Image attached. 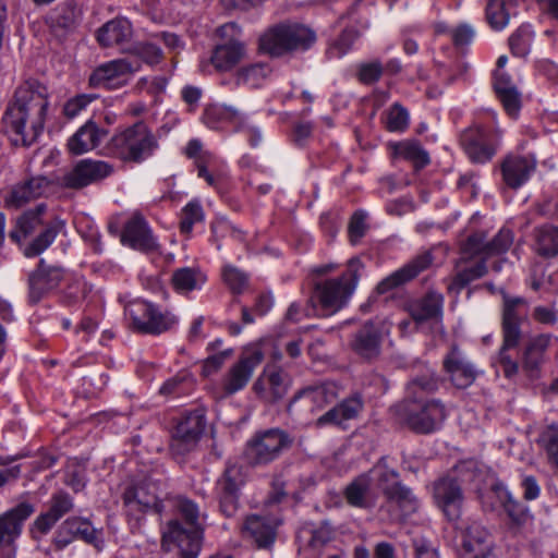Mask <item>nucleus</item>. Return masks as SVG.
Instances as JSON below:
<instances>
[{"label": "nucleus", "instance_id": "obj_1", "mask_svg": "<svg viewBox=\"0 0 558 558\" xmlns=\"http://www.w3.org/2000/svg\"><path fill=\"white\" fill-rule=\"evenodd\" d=\"M49 98L47 87L26 82L14 95L2 118L5 131L14 144L32 145L41 134L47 118Z\"/></svg>", "mask_w": 558, "mask_h": 558}, {"label": "nucleus", "instance_id": "obj_2", "mask_svg": "<svg viewBox=\"0 0 558 558\" xmlns=\"http://www.w3.org/2000/svg\"><path fill=\"white\" fill-rule=\"evenodd\" d=\"M437 389L438 379L429 371L408 383L404 400L396 409L412 430L430 434L442 426L448 416L446 405L439 399H425V395Z\"/></svg>", "mask_w": 558, "mask_h": 558}, {"label": "nucleus", "instance_id": "obj_3", "mask_svg": "<svg viewBox=\"0 0 558 558\" xmlns=\"http://www.w3.org/2000/svg\"><path fill=\"white\" fill-rule=\"evenodd\" d=\"M47 206L38 204L34 209L26 210L16 220L15 228L10 232V238L16 243L38 234L25 245L23 252L28 258L36 257L44 253L56 240L58 234L65 228V222L60 217L45 218Z\"/></svg>", "mask_w": 558, "mask_h": 558}, {"label": "nucleus", "instance_id": "obj_4", "mask_svg": "<svg viewBox=\"0 0 558 558\" xmlns=\"http://www.w3.org/2000/svg\"><path fill=\"white\" fill-rule=\"evenodd\" d=\"M175 508L184 523L178 519L169 521L162 531V545L168 549L170 546L177 547L181 558H197L203 538L198 524L199 509L194 501L184 497L177 499Z\"/></svg>", "mask_w": 558, "mask_h": 558}, {"label": "nucleus", "instance_id": "obj_5", "mask_svg": "<svg viewBox=\"0 0 558 558\" xmlns=\"http://www.w3.org/2000/svg\"><path fill=\"white\" fill-rule=\"evenodd\" d=\"M316 41L315 32L298 22H282L266 29L258 39L262 52L281 57L310 49Z\"/></svg>", "mask_w": 558, "mask_h": 558}, {"label": "nucleus", "instance_id": "obj_6", "mask_svg": "<svg viewBox=\"0 0 558 558\" xmlns=\"http://www.w3.org/2000/svg\"><path fill=\"white\" fill-rule=\"evenodd\" d=\"M158 148V142L143 122H136L117 132L109 141V155L123 161L142 163Z\"/></svg>", "mask_w": 558, "mask_h": 558}, {"label": "nucleus", "instance_id": "obj_7", "mask_svg": "<svg viewBox=\"0 0 558 558\" xmlns=\"http://www.w3.org/2000/svg\"><path fill=\"white\" fill-rule=\"evenodd\" d=\"M363 264L359 258L348 263L347 270L338 278L326 279L315 284L314 298L322 310L330 315L347 305L360 278Z\"/></svg>", "mask_w": 558, "mask_h": 558}, {"label": "nucleus", "instance_id": "obj_8", "mask_svg": "<svg viewBox=\"0 0 558 558\" xmlns=\"http://www.w3.org/2000/svg\"><path fill=\"white\" fill-rule=\"evenodd\" d=\"M124 314L133 330L144 335L159 336L178 325V317L172 312L143 299L129 302Z\"/></svg>", "mask_w": 558, "mask_h": 558}, {"label": "nucleus", "instance_id": "obj_9", "mask_svg": "<svg viewBox=\"0 0 558 558\" xmlns=\"http://www.w3.org/2000/svg\"><path fill=\"white\" fill-rule=\"evenodd\" d=\"M217 36L220 38L210 54L209 63L201 64L203 72L207 71V66L213 65L218 72H229L233 70L246 56V48L241 40V27L229 22L217 28Z\"/></svg>", "mask_w": 558, "mask_h": 558}, {"label": "nucleus", "instance_id": "obj_10", "mask_svg": "<svg viewBox=\"0 0 558 558\" xmlns=\"http://www.w3.org/2000/svg\"><path fill=\"white\" fill-rule=\"evenodd\" d=\"M122 502L132 531L141 527L146 514H161L163 510V504L157 496L155 485L149 483H136L125 487Z\"/></svg>", "mask_w": 558, "mask_h": 558}, {"label": "nucleus", "instance_id": "obj_11", "mask_svg": "<svg viewBox=\"0 0 558 558\" xmlns=\"http://www.w3.org/2000/svg\"><path fill=\"white\" fill-rule=\"evenodd\" d=\"M502 131L497 125H473L460 135V144L474 163H486L500 147Z\"/></svg>", "mask_w": 558, "mask_h": 558}, {"label": "nucleus", "instance_id": "obj_12", "mask_svg": "<svg viewBox=\"0 0 558 558\" xmlns=\"http://www.w3.org/2000/svg\"><path fill=\"white\" fill-rule=\"evenodd\" d=\"M263 360L264 353L259 347L250 345L245 348L239 360L221 378L218 398H226L243 390Z\"/></svg>", "mask_w": 558, "mask_h": 558}, {"label": "nucleus", "instance_id": "obj_13", "mask_svg": "<svg viewBox=\"0 0 558 558\" xmlns=\"http://www.w3.org/2000/svg\"><path fill=\"white\" fill-rule=\"evenodd\" d=\"M291 445L289 435L279 429L270 428L256 433L246 444L245 457L251 464L262 465L276 460L282 450Z\"/></svg>", "mask_w": 558, "mask_h": 558}, {"label": "nucleus", "instance_id": "obj_14", "mask_svg": "<svg viewBox=\"0 0 558 558\" xmlns=\"http://www.w3.org/2000/svg\"><path fill=\"white\" fill-rule=\"evenodd\" d=\"M206 427L205 411L195 409L184 412L171 432L170 448L174 454L191 452L201 440Z\"/></svg>", "mask_w": 558, "mask_h": 558}, {"label": "nucleus", "instance_id": "obj_15", "mask_svg": "<svg viewBox=\"0 0 558 558\" xmlns=\"http://www.w3.org/2000/svg\"><path fill=\"white\" fill-rule=\"evenodd\" d=\"M35 512L28 501H22L0 515V558H15L16 542L25 521Z\"/></svg>", "mask_w": 558, "mask_h": 558}, {"label": "nucleus", "instance_id": "obj_16", "mask_svg": "<svg viewBox=\"0 0 558 558\" xmlns=\"http://www.w3.org/2000/svg\"><path fill=\"white\" fill-rule=\"evenodd\" d=\"M141 70L132 58H121L98 65L89 75L88 84L94 88L113 90L126 85L130 75Z\"/></svg>", "mask_w": 558, "mask_h": 558}, {"label": "nucleus", "instance_id": "obj_17", "mask_svg": "<svg viewBox=\"0 0 558 558\" xmlns=\"http://www.w3.org/2000/svg\"><path fill=\"white\" fill-rule=\"evenodd\" d=\"M68 279V271L60 265L39 259L37 267L28 276V300L38 303Z\"/></svg>", "mask_w": 558, "mask_h": 558}, {"label": "nucleus", "instance_id": "obj_18", "mask_svg": "<svg viewBox=\"0 0 558 558\" xmlns=\"http://www.w3.org/2000/svg\"><path fill=\"white\" fill-rule=\"evenodd\" d=\"M114 171L111 163L92 158L82 159L60 178L62 186L83 189L110 177Z\"/></svg>", "mask_w": 558, "mask_h": 558}, {"label": "nucleus", "instance_id": "obj_19", "mask_svg": "<svg viewBox=\"0 0 558 558\" xmlns=\"http://www.w3.org/2000/svg\"><path fill=\"white\" fill-rule=\"evenodd\" d=\"M245 483L243 469L238 464H228L216 484V494L220 511L233 517L239 508L240 490Z\"/></svg>", "mask_w": 558, "mask_h": 558}, {"label": "nucleus", "instance_id": "obj_20", "mask_svg": "<svg viewBox=\"0 0 558 558\" xmlns=\"http://www.w3.org/2000/svg\"><path fill=\"white\" fill-rule=\"evenodd\" d=\"M512 243V231L507 228H501L490 241H487V235L484 231H476L470 234L462 250L465 254L471 256L488 258L506 253Z\"/></svg>", "mask_w": 558, "mask_h": 558}, {"label": "nucleus", "instance_id": "obj_21", "mask_svg": "<svg viewBox=\"0 0 558 558\" xmlns=\"http://www.w3.org/2000/svg\"><path fill=\"white\" fill-rule=\"evenodd\" d=\"M529 303L524 298L504 295L502 305V338L507 345H518L522 331L521 325L525 320Z\"/></svg>", "mask_w": 558, "mask_h": 558}, {"label": "nucleus", "instance_id": "obj_22", "mask_svg": "<svg viewBox=\"0 0 558 558\" xmlns=\"http://www.w3.org/2000/svg\"><path fill=\"white\" fill-rule=\"evenodd\" d=\"M435 505L449 521H456L462 512L464 496L460 484L451 477H441L433 484Z\"/></svg>", "mask_w": 558, "mask_h": 558}, {"label": "nucleus", "instance_id": "obj_23", "mask_svg": "<svg viewBox=\"0 0 558 558\" xmlns=\"http://www.w3.org/2000/svg\"><path fill=\"white\" fill-rule=\"evenodd\" d=\"M442 365L451 384L459 389L470 387L476 379L475 366L457 345L445 355Z\"/></svg>", "mask_w": 558, "mask_h": 558}, {"label": "nucleus", "instance_id": "obj_24", "mask_svg": "<svg viewBox=\"0 0 558 558\" xmlns=\"http://www.w3.org/2000/svg\"><path fill=\"white\" fill-rule=\"evenodd\" d=\"M121 241L123 244L142 252H156L159 248L157 239L145 218L134 214L124 225Z\"/></svg>", "mask_w": 558, "mask_h": 558}, {"label": "nucleus", "instance_id": "obj_25", "mask_svg": "<svg viewBox=\"0 0 558 558\" xmlns=\"http://www.w3.org/2000/svg\"><path fill=\"white\" fill-rule=\"evenodd\" d=\"M288 375L275 365H267L253 385L255 393L265 402L282 399L289 388Z\"/></svg>", "mask_w": 558, "mask_h": 558}, {"label": "nucleus", "instance_id": "obj_26", "mask_svg": "<svg viewBox=\"0 0 558 558\" xmlns=\"http://www.w3.org/2000/svg\"><path fill=\"white\" fill-rule=\"evenodd\" d=\"M536 166L534 155H508L500 165L502 180L508 187L518 190L530 180Z\"/></svg>", "mask_w": 558, "mask_h": 558}, {"label": "nucleus", "instance_id": "obj_27", "mask_svg": "<svg viewBox=\"0 0 558 558\" xmlns=\"http://www.w3.org/2000/svg\"><path fill=\"white\" fill-rule=\"evenodd\" d=\"M433 263V257L429 252L418 254L408 264L397 269L386 278H384L376 287L378 293H387L395 288L412 280L418 276L422 271L427 269Z\"/></svg>", "mask_w": 558, "mask_h": 558}, {"label": "nucleus", "instance_id": "obj_28", "mask_svg": "<svg viewBox=\"0 0 558 558\" xmlns=\"http://www.w3.org/2000/svg\"><path fill=\"white\" fill-rule=\"evenodd\" d=\"M383 336L372 322L365 323L354 332L350 341L351 350L360 357L372 361L380 354Z\"/></svg>", "mask_w": 558, "mask_h": 558}, {"label": "nucleus", "instance_id": "obj_29", "mask_svg": "<svg viewBox=\"0 0 558 558\" xmlns=\"http://www.w3.org/2000/svg\"><path fill=\"white\" fill-rule=\"evenodd\" d=\"M343 496L348 505L360 509L373 508L378 500V492L366 473L353 478L344 488Z\"/></svg>", "mask_w": 558, "mask_h": 558}, {"label": "nucleus", "instance_id": "obj_30", "mask_svg": "<svg viewBox=\"0 0 558 558\" xmlns=\"http://www.w3.org/2000/svg\"><path fill=\"white\" fill-rule=\"evenodd\" d=\"M247 120V114L235 107L214 104L204 110L203 122L211 130H221L232 126L235 131L242 129Z\"/></svg>", "mask_w": 558, "mask_h": 558}, {"label": "nucleus", "instance_id": "obj_31", "mask_svg": "<svg viewBox=\"0 0 558 558\" xmlns=\"http://www.w3.org/2000/svg\"><path fill=\"white\" fill-rule=\"evenodd\" d=\"M551 335L542 333L532 337L525 344L522 368L531 379L539 377L541 367L546 360V351L551 343Z\"/></svg>", "mask_w": 558, "mask_h": 558}, {"label": "nucleus", "instance_id": "obj_32", "mask_svg": "<svg viewBox=\"0 0 558 558\" xmlns=\"http://www.w3.org/2000/svg\"><path fill=\"white\" fill-rule=\"evenodd\" d=\"M50 187V182L45 177H34L15 185L5 197V206L10 209H19L33 199L45 195Z\"/></svg>", "mask_w": 558, "mask_h": 558}, {"label": "nucleus", "instance_id": "obj_33", "mask_svg": "<svg viewBox=\"0 0 558 558\" xmlns=\"http://www.w3.org/2000/svg\"><path fill=\"white\" fill-rule=\"evenodd\" d=\"M244 537L252 539L257 548H270L276 539L277 523L269 518L248 515L242 527Z\"/></svg>", "mask_w": 558, "mask_h": 558}, {"label": "nucleus", "instance_id": "obj_34", "mask_svg": "<svg viewBox=\"0 0 558 558\" xmlns=\"http://www.w3.org/2000/svg\"><path fill=\"white\" fill-rule=\"evenodd\" d=\"M463 548L462 558H495L489 532L476 522L468 526L463 537Z\"/></svg>", "mask_w": 558, "mask_h": 558}, {"label": "nucleus", "instance_id": "obj_35", "mask_svg": "<svg viewBox=\"0 0 558 558\" xmlns=\"http://www.w3.org/2000/svg\"><path fill=\"white\" fill-rule=\"evenodd\" d=\"M363 407L364 402L362 397L359 393L352 395L327 411L325 414L320 415L316 420V426L324 427L332 425L343 427L345 422L357 417L360 412L363 410Z\"/></svg>", "mask_w": 558, "mask_h": 558}, {"label": "nucleus", "instance_id": "obj_36", "mask_svg": "<svg viewBox=\"0 0 558 558\" xmlns=\"http://www.w3.org/2000/svg\"><path fill=\"white\" fill-rule=\"evenodd\" d=\"M487 498L496 500L489 504L484 500V505L488 506L492 510L501 507L515 524H523L526 521L529 514L526 507L514 500L502 483H495L487 494Z\"/></svg>", "mask_w": 558, "mask_h": 558}, {"label": "nucleus", "instance_id": "obj_37", "mask_svg": "<svg viewBox=\"0 0 558 558\" xmlns=\"http://www.w3.org/2000/svg\"><path fill=\"white\" fill-rule=\"evenodd\" d=\"M107 134V130L88 120L69 138L68 148L73 155L88 153L97 148Z\"/></svg>", "mask_w": 558, "mask_h": 558}, {"label": "nucleus", "instance_id": "obj_38", "mask_svg": "<svg viewBox=\"0 0 558 558\" xmlns=\"http://www.w3.org/2000/svg\"><path fill=\"white\" fill-rule=\"evenodd\" d=\"M494 89L508 116L517 118L521 109V95L510 75L496 70L494 72Z\"/></svg>", "mask_w": 558, "mask_h": 558}, {"label": "nucleus", "instance_id": "obj_39", "mask_svg": "<svg viewBox=\"0 0 558 558\" xmlns=\"http://www.w3.org/2000/svg\"><path fill=\"white\" fill-rule=\"evenodd\" d=\"M444 295L430 291L409 305V313L416 323L442 318Z\"/></svg>", "mask_w": 558, "mask_h": 558}, {"label": "nucleus", "instance_id": "obj_40", "mask_svg": "<svg viewBox=\"0 0 558 558\" xmlns=\"http://www.w3.org/2000/svg\"><path fill=\"white\" fill-rule=\"evenodd\" d=\"M338 392L337 384L324 381L299 390L296 392V401H308L311 409L320 411L338 398Z\"/></svg>", "mask_w": 558, "mask_h": 558}, {"label": "nucleus", "instance_id": "obj_41", "mask_svg": "<svg viewBox=\"0 0 558 558\" xmlns=\"http://www.w3.org/2000/svg\"><path fill=\"white\" fill-rule=\"evenodd\" d=\"M132 36V24L124 17H117L107 22L97 32V40L104 47L129 43Z\"/></svg>", "mask_w": 558, "mask_h": 558}, {"label": "nucleus", "instance_id": "obj_42", "mask_svg": "<svg viewBox=\"0 0 558 558\" xmlns=\"http://www.w3.org/2000/svg\"><path fill=\"white\" fill-rule=\"evenodd\" d=\"M359 28L347 27L340 36L333 41L327 50V54L331 59H340L345 56L353 47L355 40L367 31L371 26L368 14L363 13L356 20Z\"/></svg>", "mask_w": 558, "mask_h": 558}, {"label": "nucleus", "instance_id": "obj_43", "mask_svg": "<svg viewBox=\"0 0 558 558\" xmlns=\"http://www.w3.org/2000/svg\"><path fill=\"white\" fill-rule=\"evenodd\" d=\"M389 146L393 157L411 162L415 169H423L430 162L429 154L417 140L407 138Z\"/></svg>", "mask_w": 558, "mask_h": 558}, {"label": "nucleus", "instance_id": "obj_44", "mask_svg": "<svg viewBox=\"0 0 558 558\" xmlns=\"http://www.w3.org/2000/svg\"><path fill=\"white\" fill-rule=\"evenodd\" d=\"M207 281L206 274L199 267H181L173 270L171 283L183 295L202 290Z\"/></svg>", "mask_w": 558, "mask_h": 558}, {"label": "nucleus", "instance_id": "obj_45", "mask_svg": "<svg viewBox=\"0 0 558 558\" xmlns=\"http://www.w3.org/2000/svg\"><path fill=\"white\" fill-rule=\"evenodd\" d=\"M387 501L399 508L402 517L415 513L420 508V499L413 494L411 488L400 484H395L393 490H387Z\"/></svg>", "mask_w": 558, "mask_h": 558}, {"label": "nucleus", "instance_id": "obj_46", "mask_svg": "<svg viewBox=\"0 0 558 558\" xmlns=\"http://www.w3.org/2000/svg\"><path fill=\"white\" fill-rule=\"evenodd\" d=\"M64 522L74 534L75 539H83L87 544L93 545L97 551H101L104 549L105 543L100 536V533L92 525L88 520L78 517H72L68 518Z\"/></svg>", "mask_w": 558, "mask_h": 558}, {"label": "nucleus", "instance_id": "obj_47", "mask_svg": "<svg viewBox=\"0 0 558 558\" xmlns=\"http://www.w3.org/2000/svg\"><path fill=\"white\" fill-rule=\"evenodd\" d=\"M372 477V484H374L376 490L383 492L387 497V490H393L395 484H400L398 481L399 473L387 465L386 458H381L367 473Z\"/></svg>", "mask_w": 558, "mask_h": 558}, {"label": "nucleus", "instance_id": "obj_48", "mask_svg": "<svg viewBox=\"0 0 558 558\" xmlns=\"http://www.w3.org/2000/svg\"><path fill=\"white\" fill-rule=\"evenodd\" d=\"M535 251L546 258L558 255V227L545 225L535 230Z\"/></svg>", "mask_w": 558, "mask_h": 558}, {"label": "nucleus", "instance_id": "obj_49", "mask_svg": "<svg viewBox=\"0 0 558 558\" xmlns=\"http://www.w3.org/2000/svg\"><path fill=\"white\" fill-rule=\"evenodd\" d=\"M385 129L392 133H403L410 125L409 110L400 102L392 104L384 116Z\"/></svg>", "mask_w": 558, "mask_h": 558}, {"label": "nucleus", "instance_id": "obj_50", "mask_svg": "<svg viewBox=\"0 0 558 558\" xmlns=\"http://www.w3.org/2000/svg\"><path fill=\"white\" fill-rule=\"evenodd\" d=\"M534 32L530 24L520 25L509 37L510 51L514 57L524 58L530 53Z\"/></svg>", "mask_w": 558, "mask_h": 558}, {"label": "nucleus", "instance_id": "obj_51", "mask_svg": "<svg viewBox=\"0 0 558 558\" xmlns=\"http://www.w3.org/2000/svg\"><path fill=\"white\" fill-rule=\"evenodd\" d=\"M269 73L270 69L265 63L248 64L236 71L235 84L258 87Z\"/></svg>", "mask_w": 558, "mask_h": 558}, {"label": "nucleus", "instance_id": "obj_52", "mask_svg": "<svg viewBox=\"0 0 558 558\" xmlns=\"http://www.w3.org/2000/svg\"><path fill=\"white\" fill-rule=\"evenodd\" d=\"M77 24V12L72 5H61L50 15V26L58 33L71 32Z\"/></svg>", "mask_w": 558, "mask_h": 558}, {"label": "nucleus", "instance_id": "obj_53", "mask_svg": "<svg viewBox=\"0 0 558 558\" xmlns=\"http://www.w3.org/2000/svg\"><path fill=\"white\" fill-rule=\"evenodd\" d=\"M68 284L63 291L62 300L66 305H75L83 301L90 291L83 277H70L68 275Z\"/></svg>", "mask_w": 558, "mask_h": 558}, {"label": "nucleus", "instance_id": "obj_54", "mask_svg": "<svg viewBox=\"0 0 558 558\" xmlns=\"http://www.w3.org/2000/svg\"><path fill=\"white\" fill-rule=\"evenodd\" d=\"M204 209L198 201L189 202L181 210L180 231L191 234L196 223L204 220Z\"/></svg>", "mask_w": 558, "mask_h": 558}, {"label": "nucleus", "instance_id": "obj_55", "mask_svg": "<svg viewBox=\"0 0 558 558\" xmlns=\"http://www.w3.org/2000/svg\"><path fill=\"white\" fill-rule=\"evenodd\" d=\"M486 19L495 31H502L510 20L504 0H489L486 5Z\"/></svg>", "mask_w": 558, "mask_h": 558}, {"label": "nucleus", "instance_id": "obj_56", "mask_svg": "<svg viewBox=\"0 0 558 558\" xmlns=\"http://www.w3.org/2000/svg\"><path fill=\"white\" fill-rule=\"evenodd\" d=\"M128 58H132L140 64L143 61L148 65H155L161 61L162 51L153 43H138L133 47L132 53Z\"/></svg>", "mask_w": 558, "mask_h": 558}, {"label": "nucleus", "instance_id": "obj_57", "mask_svg": "<svg viewBox=\"0 0 558 558\" xmlns=\"http://www.w3.org/2000/svg\"><path fill=\"white\" fill-rule=\"evenodd\" d=\"M223 282L236 294L242 293L248 284V276L232 265H225L221 270Z\"/></svg>", "mask_w": 558, "mask_h": 558}, {"label": "nucleus", "instance_id": "obj_58", "mask_svg": "<svg viewBox=\"0 0 558 558\" xmlns=\"http://www.w3.org/2000/svg\"><path fill=\"white\" fill-rule=\"evenodd\" d=\"M210 230L216 240L231 238L238 242L245 241V232L226 218L215 220L210 226Z\"/></svg>", "mask_w": 558, "mask_h": 558}, {"label": "nucleus", "instance_id": "obj_59", "mask_svg": "<svg viewBox=\"0 0 558 558\" xmlns=\"http://www.w3.org/2000/svg\"><path fill=\"white\" fill-rule=\"evenodd\" d=\"M191 379L184 374H177L167 379L159 388V393L166 397H180L190 388Z\"/></svg>", "mask_w": 558, "mask_h": 558}, {"label": "nucleus", "instance_id": "obj_60", "mask_svg": "<svg viewBox=\"0 0 558 558\" xmlns=\"http://www.w3.org/2000/svg\"><path fill=\"white\" fill-rule=\"evenodd\" d=\"M97 98L95 94H80L65 101L63 114L68 119L80 116Z\"/></svg>", "mask_w": 558, "mask_h": 558}, {"label": "nucleus", "instance_id": "obj_61", "mask_svg": "<svg viewBox=\"0 0 558 558\" xmlns=\"http://www.w3.org/2000/svg\"><path fill=\"white\" fill-rule=\"evenodd\" d=\"M518 345H507L506 338H502V345L498 353V363L502 368L506 378H512L519 373V363L510 354L511 349H515Z\"/></svg>", "mask_w": 558, "mask_h": 558}, {"label": "nucleus", "instance_id": "obj_62", "mask_svg": "<svg viewBox=\"0 0 558 558\" xmlns=\"http://www.w3.org/2000/svg\"><path fill=\"white\" fill-rule=\"evenodd\" d=\"M366 218L367 215L362 210H357L352 215L348 227L349 240L352 244L359 243L365 235L367 230Z\"/></svg>", "mask_w": 558, "mask_h": 558}, {"label": "nucleus", "instance_id": "obj_63", "mask_svg": "<svg viewBox=\"0 0 558 558\" xmlns=\"http://www.w3.org/2000/svg\"><path fill=\"white\" fill-rule=\"evenodd\" d=\"M73 508V500L69 494L59 492L50 499L49 512L60 520Z\"/></svg>", "mask_w": 558, "mask_h": 558}, {"label": "nucleus", "instance_id": "obj_64", "mask_svg": "<svg viewBox=\"0 0 558 558\" xmlns=\"http://www.w3.org/2000/svg\"><path fill=\"white\" fill-rule=\"evenodd\" d=\"M541 442L548 458L558 466V426L548 427L541 437Z\"/></svg>", "mask_w": 558, "mask_h": 558}]
</instances>
